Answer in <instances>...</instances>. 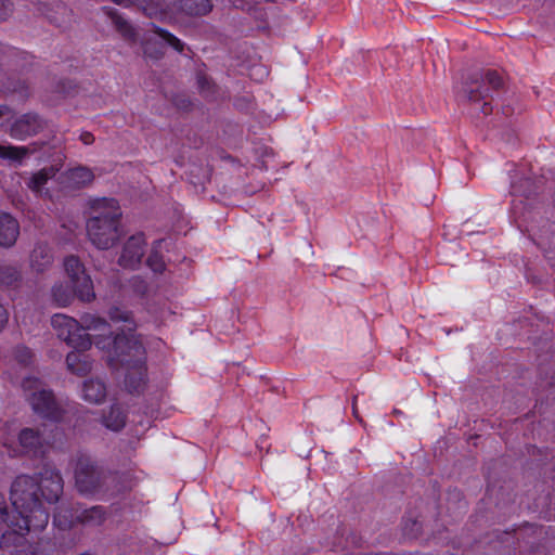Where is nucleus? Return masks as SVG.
<instances>
[{
	"label": "nucleus",
	"instance_id": "f257e3e1",
	"mask_svg": "<svg viewBox=\"0 0 555 555\" xmlns=\"http://www.w3.org/2000/svg\"><path fill=\"white\" fill-rule=\"evenodd\" d=\"M11 501L18 513V518L16 522L10 525L11 532L2 533L1 548L15 544L31 529H43L49 521V514L41 504L38 478L29 475L16 477L11 486Z\"/></svg>",
	"mask_w": 555,
	"mask_h": 555
},
{
	"label": "nucleus",
	"instance_id": "f03ea898",
	"mask_svg": "<svg viewBox=\"0 0 555 555\" xmlns=\"http://www.w3.org/2000/svg\"><path fill=\"white\" fill-rule=\"evenodd\" d=\"M121 210L114 198L98 199L91 206V217L87 221V234L99 249L106 250L116 245L122 232Z\"/></svg>",
	"mask_w": 555,
	"mask_h": 555
},
{
	"label": "nucleus",
	"instance_id": "7ed1b4c3",
	"mask_svg": "<svg viewBox=\"0 0 555 555\" xmlns=\"http://www.w3.org/2000/svg\"><path fill=\"white\" fill-rule=\"evenodd\" d=\"M113 476L106 473L92 457L86 454L77 456L74 463L76 490L83 495H94L108 490V480Z\"/></svg>",
	"mask_w": 555,
	"mask_h": 555
},
{
	"label": "nucleus",
	"instance_id": "20e7f679",
	"mask_svg": "<svg viewBox=\"0 0 555 555\" xmlns=\"http://www.w3.org/2000/svg\"><path fill=\"white\" fill-rule=\"evenodd\" d=\"M129 333L117 334L113 339L114 358L118 365L134 364L135 374L141 380L142 364H145L146 352L140 336L134 334L133 327H128Z\"/></svg>",
	"mask_w": 555,
	"mask_h": 555
},
{
	"label": "nucleus",
	"instance_id": "39448f33",
	"mask_svg": "<svg viewBox=\"0 0 555 555\" xmlns=\"http://www.w3.org/2000/svg\"><path fill=\"white\" fill-rule=\"evenodd\" d=\"M64 268L75 295L82 301H91L95 297L93 284L79 258L74 255L66 257Z\"/></svg>",
	"mask_w": 555,
	"mask_h": 555
},
{
	"label": "nucleus",
	"instance_id": "423d86ee",
	"mask_svg": "<svg viewBox=\"0 0 555 555\" xmlns=\"http://www.w3.org/2000/svg\"><path fill=\"white\" fill-rule=\"evenodd\" d=\"M49 128V122L37 113H26L17 117L10 127V135L26 140Z\"/></svg>",
	"mask_w": 555,
	"mask_h": 555
},
{
	"label": "nucleus",
	"instance_id": "0eeeda50",
	"mask_svg": "<svg viewBox=\"0 0 555 555\" xmlns=\"http://www.w3.org/2000/svg\"><path fill=\"white\" fill-rule=\"evenodd\" d=\"M145 246L143 233L130 236L122 245L118 264L125 269H137L145 254Z\"/></svg>",
	"mask_w": 555,
	"mask_h": 555
},
{
	"label": "nucleus",
	"instance_id": "6e6552de",
	"mask_svg": "<svg viewBox=\"0 0 555 555\" xmlns=\"http://www.w3.org/2000/svg\"><path fill=\"white\" fill-rule=\"evenodd\" d=\"M39 494L49 503L56 502L63 493V478L56 469L44 466L39 473Z\"/></svg>",
	"mask_w": 555,
	"mask_h": 555
},
{
	"label": "nucleus",
	"instance_id": "1a4fd4ad",
	"mask_svg": "<svg viewBox=\"0 0 555 555\" xmlns=\"http://www.w3.org/2000/svg\"><path fill=\"white\" fill-rule=\"evenodd\" d=\"M29 402L35 413L43 418L57 421L62 417L63 410L55 401L51 391L44 389L34 391L29 397Z\"/></svg>",
	"mask_w": 555,
	"mask_h": 555
},
{
	"label": "nucleus",
	"instance_id": "9d476101",
	"mask_svg": "<svg viewBox=\"0 0 555 555\" xmlns=\"http://www.w3.org/2000/svg\"><path fill=\"white\" fill-rule=\"evenodd\" d=\"M20 236V223L9 212L0 211V247L10 248Z\"/></svg>",
	"mask_w": 555,
	"mask_h": 555
},
{
	"label": "nucleus",
	"instance_id": "9b49d317",
	"mask_svg": "<svg viewBox=\"0 0 555 555\" xmlns=\"http://www.w3.org/2000/svg\"><path fill=\"white\" fill-rule=\"evenodd\" d=\"M57 171L59 168L55 166L44 167L39 171L33 173L28 178L26 185L36 195H39L41 197H50L51 195L49 191L44 189V186L49 180L53 179L56 176Z\"/></svg>",
	"mask_w": 555,
	"mask_h": 555
},
{
	"label": "nucleus",
	"instance_id": "f8f14e48",
	"mask_svg": "<svg viewBox=\"0 0 555 555\" xmlns=\"http://www.w3.org/2000/svg\"><path fill=\"white\" fill-rule=\"evenodd\" d=\"M43 143L34 142L28 146H14L0 144V158L7 159L13 164L22 165L23 162L41 149Z\"/></svg>",
	"mask_w": 555,
	"mask_h": 555
},
{
	"label": "nucleus",
	"instance_id": "ddd939ff",
	"mask_svg": "<svg viewBox=\"0 0 555 555\" xmlns=\"http://www.w3.org/2000/svg\"><path fill=\"white\" fill-rule=\"evenodd\" d=\"M62 183L67 189H81L89 185L93 179V172L87 167H76L61 176Z\"/></svg>",
	"mask_w": 555,
	"mask_h": 555
},
{
	"label": "nucleus",
	"instance_id": "4468645a",
	"mask_svg": "<svg viewBox=\"0 0 555 555\" xmlns=\"http://www.w3.org/2000/svg\"><path fill=\"white\" fill-rule=\"evenodd\" d=\"M124 371V385L128 392L140 393L143 391L146 384V366L142 364V372L140 374L141 380L138 379L134 369V364L131 365H119Z\"/></svg>",
	"mask_w": 555,
	"mask_h": 555
},
{
	"label": "nucleus",
	"instance_id": "2eb2a0df",
	"mask_svg": "<svg viewBox=\"0 0 555 555\" xmlns=\"http://www.w3.org/2000/svg\"><path fill=\"white\" fill-rule=\"evenodd\" d=\"M52 326L56 331L59 338L68 343L73 334L79 330V322L65 314H55L52 318Z\"/></svg>",
	"mask_w": 555,
	"mask_h": 555
},
{
	"label": "nucleus",
	"instance_id": "dca6fc26",
	"mask_svg": "<svg viewBox=\"0 0 555 555\" xmlns=\"http://www.w3.org/2000/svg\"><path fill=\"white\" fill-rule=\"evenodd\" d=\"M53 262L51 249L46 244H37L30 254V267L38 273L44 272Z\"/></svg>",
	"mask_w": 555,
	"mask_h": 555
},
{
	"label": "nucleus",
	"instance_id": "f3484780",
	"mask_svg": "<svg viewBox=\"0 0 555 555\" xmlns=\"http://www.w3.org/2000/svg\"><path fill=\"white\" fill-rule=\"evenodd\" d=\"M106 395V386L100 379H89L82 385V397L90 403H102L105 400Z\"/></svg>",
	"mask_w": 555,
	"mask_h": 555
},
{
	"label": "nucleus",
	"instance_id": "a211bd4d",
	"mask_svg": "<svg viewBox=\"0 0 555 555\" xmlns=\"http://www.w3.org/2000/svg\"><path fill=\"white\" fill-rule=\"evenodd\" d=\"M177 9L186 15H206L212 10L210 0H175Z\"/></svg>",
	"mask_w": 555,
	"mask_h": 555
},
{
	"label": "nucleus",
	"instance_id": "6ab92c4d",
	"mask_svg": "<svg viewBox=\"0 0 555 555\" xmlns=\"http://www.w3.org/2000/svg\"><path fill=\"white\" fill-rule=\"evenodd\" d=\"M76 520L86 526H100L106 518L105 509L102 506H92L81 512H77Z\"/></svg>",
	"mask_w": 555,
	"mask_h": 555
},
{
	"label": "nucleus",
	"instance_id": "aec40b11",
	"mask_svg": "<svg viewBox=\"0 0 555 555\" xmlns=\"http://www.w3.org/2000/svg\"><path fill=\"white\" fill-rule=\"evenodd\" d=\"M42 437L39 431L25 428L20 434V443L27 453L37 454L43 446Z\"/></svg>",
	"mask_w": 555,
	"mask_h": 555
},
{
	"label": "nucleus",
	"instance_id": "412c9836",
	"mask_svg": "<svg viewBox=\"0 0 555 555\" xmlns=\"http://www.w3.org/2000/svg\"><path fill=\"white\" fill-rule=\"evenodd\" d=\"M79 324L86 331L99 332L100 336L108 335V337H111L112 335L109 324L106 322L105 319H102L100 317L86 313L81 317Z\"/></svg>",
	"mask_w": 555,
	"mask_h": 555
},
{
	"label": "nucleus",
	"instance_id": "4be33fe9",
	"mask_svg": "<svg viewBox=\"0 0 555 555\" xmlns=\"http://www.w3.org/2000/svg\"><path fill=\"white\" fill-rule=\"evenodd\" d=\"M105 14L112 20L116 30L127 39H133L135 31L133 27L118 12L112 8H103Z\"/></svg>",
	"mask_w": 555,
	"mask_h": 555
},
{
	"label": "nucleus",
	"instance_id": "5701e85b",
	"mask_svg": "<svg viewBox=\"0 0 555 555\" xmlns=\"http://www.w3.org/2000/svg\"><path fill=\"white\" fill-rule=\"evenodd\" d=\"M149 17H158L166 13L165 2L162 0H131Z\"/></svg>",
	"mask_w": 555,
	"mask_h": 555
},
{
	"label": "nucleus",
	"instance_id": "b1692460",
	"mask_svg": "<svg viewBox=\"0 0 555 555\" xmlns=\"http://www.w3.org/2000/svg\"><path fill=\"white\" fill-rule=\"evenodd\" d=\"M66 364L68 369L77 375H86L91 371V362L87 356L78 352H69L66 357Z\"/></svg>",
	"mask_w": 555,
	"mask_h": 555
},
{
	"label": "nucleus",
	"instance_id": "393cba45",
	"mask_svg": "<svg viewBox=\"0 0 555 555\" xmlns=\"http://www.w3.org/2000/svg\"><path fill=\"white\" fill-rule=\"evenodd\" d=\"M126 424V415L119 405H112L104 415V425L115 431L120 430Z\"/></svg>",
	"mask_w": 555,
	"mask_h": 555
},
{
	"label": "nucleus",
	"instance_id": "a878e982",
	"mask_svg": "<svg viewBox=\"0 0 555 555\" xmlns=\"http://www.w3.org/2000/svg\"><path fill=\"white\" fill-rule=\"evenodd\" d=\"M196 85L199 94L205 99H212L217 93V86L214 80L203 72L196 74Z\"/></svg>",
	"mask_w": 555,
	"mask_h": 555
},
{
	"label": "nucleus",
	"instance_id": "bb28decb",
	"mask_svg": "<svg viewBox=\"0 0 555 555\" xmlns=\"http://www.w3.org/2000/svg\"><path fill=\"white\" fill-rule=\"evenodd\" d=\"M22 280V274L18 268L14 266H0V285L17 286Z\"/></svg>",
	"mask_w": 555,
	"mask_h": 555
},
{
	"label": "nucleus",
	"instance_id": "cd10ccee",
	"mask_svg": "<svg viewBox=\"0 0 555 555\" xmlns=\"http://www.w3.org/2000/svg\"><path fill=\"white\" fill-rule=\"evenodd\" d=\"M74 291L72 292L66 285H63L62 283L55 284L51 291L53 301L60 307L68 306L74 297Z\"/></svg>",
	"mask_w": 555,
	"mask_h": 555
},
{
	"label": "nucleus",
	"instance_id": "c85d7f7f",
	"mask_svg": "<svg viewBox=\"0 0 555 555\" xmlns=\"http://www.w3.org/2000/svg\"><path fill=\"white\" fill-rule=\"evenodd\" d=\"M67 345L76 349L87 350L91 347L92 341L87 331L79 325V330L73 334Z\"/></svg>",
	"mask_w": 555,
	"mask_h": 555
},
{
	"label": "nucleus",
	"instance_id": "c756f323",
	"mask_svg": "<svg viewBox=\"0 0 555 555\" xmlns=\"http://www.w3.org/2000/svg\"><path fill=\"white\" fill-rule=\"evenodd\" d=\"M152 30L159 36L163 40H165L170 47H172L176 51L182 52L184 44L178 39L176 36L170 34L169 31L156 26L155 24H151Z\"/></svg>",
	"mask_w": 555,
	"mask_h": 555
},
{
	"label": "nucleus",
	"instance_id": "7c9ffc66",
	"mask_svg": "<svg viewBox=\"0 0 555 555\" xmlns=\"http://www.w3.org/2000/svg\"><path fill=\"white\" fill-rule=\"evenodd\" d=\"M464 93L467 100L473 103L485 101L489 96L488 89L477 82L466 88Z\"/></svg>",
	"mask_w": 555,
	"mask_h": 555
},
{
	"label": "nucleus",
	"instance_id": "2f4dec72",
	"mask_svg": "<svg viewBox=\"0 0 555 555\" xmlns=\"http://www.w3.org/2000/svg\"><path fill=\"white\" fill-rule=\"evenodd\" d=\"M16 517L13 513L9 511V506L7 503V500L4 498V494L0 493V524H4L8 526L9 530L7 532H11L10 525L12 522H16Z\"/></svg>",
	"mask_w": 555,
	"mask_h": 555
},
{
	"label": "nucleus",
	"instance_id": "473e14b6",
	"mask_svg": "<svg viewBox=\"0 0 555 555\" xmlns=\"http://www.w3.org/2000/svg\"><path fill=\"white\" fill-rule=\"evenodd\" d=\"M146 264L155 272V273H163L166 269V264L163 260L162 255L153 248L151 254L149 255L146 259Z\"/></svg>",
	"mask_w": 555,
	"mask_h": 555
},
{
	"label": "nucleus",
	"instance_id": "72a5a7b5",
	"mask_svg": "<svg viewBox=\"0 0 555 555\" xmlns=\"http://www.w3.org/2000/svg\"><path fill=\"white\" fill-rule=\"evenodd\" d=\"M109 319L113 322H126L133 324L132 314L124 309H120L118 307H113L108 311Z\"/></svg>",
	"mask_w": 555,
	"mask_h": 555
},
{
	"label": "nucleus",
	"instance_id": "f704fd0d",
	"mask_svg": "<svg viewBox=\"0 0 555 555\" xmlns=\"http://www.w3.org/2000/svg\"><path fill=\"white\" fill-rule=\"evenodd\" d=\"M481 80L487 82L494 90H498L503 86V79L496 70H487L482 74Z\"/></svg>",
	"mask_w": 555,
	"mask_h": 555
},
{
	"label": "nucleus",
	"instance_id": "c9c22d12",
	"mask_svg": "<svg viewBox=\"0 0 555 555\" xmlns=\"http://www.w3.org/2000/svg\"><path fill=\"white\" fill-rule=\"evenodd\" d=\"M14 357L18 363L26 365L30 362L33 353L29 348L25 346H18L14 351Z\"/></svg>",
	"mask_w": 555,
	"mask_h": 555
},
{
	"label": "nucleus",
	"instance_id": "e433bc0d",
	"mask_svg": "<svg viewBox=\"0 0 555 555\" xmlns=\"http://www.w3.org/2000/svg\"><path fill=\"white\" fill-rule=\"evenodd\" d=\"M173 105L181 111H190L193 106L191 99L185 94H176L172 98Z\"/></svg>",
	"mask_w": 555,
	"mask_h": 555
},
{
	"label": "nucleus",
	"instance_id": "4c0bfd02",
	"mask_svg": "<svg viewBox=\"0 0 555 555\" xmlns=\"http://www.w3.org/2000/svg\"><path fill=\"white\" fill-rule=\"evenodd\" d=\"M8 91L20 94L21 98L25 99L29 95L28 87L24 81H17L12 86L7 87Z\"/></svg>",
	"mask_w": 555,
	"mask_h": 555
},
{
	"label": "nucleus",
	"instance_id": "58836bf2",
	"mask_svg": "<svg viewBox=\"0 0 555 555\" xmlns=\"http://www.w3.org/2000/svg\"><path fill=\"white\" fill-rule=\"evenodd\" d=\"M12 109L8 105H0V129L4 126L5 120L12 116Z\"/></svg>",
	"mask_w": 555,
	"mask_h": 555
},
{
	"label": "nucleus",
	"instance_id": "ea45409f",
	"mask_svg": "<svg viewBox=\"0 0 555 555\" xmlns=\"http://www.w3.org/2000/svg\"><path fill=\"white\" fill-rule=\"evenodd\" d=\"M11 12V4L7 0H0V21H4Z\"/></svg>",
	"mask_w": 555,
	"mask_h": 555
},
{
	"label": "nucleus",
	"instance_id": "a19ab883",
	"mask_svg": "<svg viewBox=\"0 0 555 555\" xmlns=\"http://www.w3.org/2000/svg\"><path fill=\"white\" fill-rule=\"evenodd\" d=\"M80 140L83 144L90 145L94 142V137L91 132H82L80 135Z\"/></svg>",
	"mask_w": 555,
	"mask_h": 555
},
{
	"label": "nucleus",
	"instance_id": "79ce46f5",
	"mask_svg": "<svg viewBox=\"0 0 555 555\" xmlns=\"http://www.w3.org/2000/svg\"><path fill=\"white\" fill-rule=\"evenodd\" d=\"M8 322V312L4 307L0 304V331L3 328L5 323Z\"/></svg>",
	"mask_w": 555,
	"mask_h": 555
},
{
	"label": "nucleus",
	"instance_id": "37998d69",
	"mask_svg": "<svg viewBox=\"0 0 555 555\" xmlns=\"http://www.w3.org/2000/svg\"><path fill=\"white\" fill-rule=\"evenodd\" d=\"M37 383L38 380L37 379H33V378H26L24 382H23V387L24 389H33V388H37Z\"/></svg>",
	"mask_w": 555,
	"mask_h": 555
},
{
	"label": "nucleus",
	"instance_id": "c03bdc74",
	"mask_svg": "<svg viewBox=\"0 0 555 555\" xmlns=\"http://www.w3.org/2000/svg\"><path fill=\"white\" fill-rule=\"evenodd\" d=\"M480 111L483 115H489L492 112V106L489 102L485 101Z\"/></svg>",
	"mask_w": 555,
	"mask_h": 555
},
{
	"label": "nucleus",
	"instance_id": "a18cd8bd",
	"mask_svg": "<svg viewBox=\"0 0 555 555\" xmlns=\"http://www.w3.org/2000/svg\"><path fill=\"white\" fill-rule=\"evenodd\" d=\"M356 401H357V396L353 397V404H352V412H353V415L359 418V415H358V410L356 408Z\"/></svg>",
	"mask_w": 555,
	"mask_h": 555
},
{
	"label": "nucleus",
	"instance_id": "49530a36",
	"mask_svg": "<svg viewBox=\"0 0 555 555\" xmlns=\"http://www.w3.org/2000/svg\"><path fill=\"white\" fill-rule=\"evenodd\" d=\"M57 7H59L60 9H62L63 11H66V8H65V5H64V4H59Z\"/></svg>",
	"mask_w": 555,
	"mask_h": 555
}]
</instances>
